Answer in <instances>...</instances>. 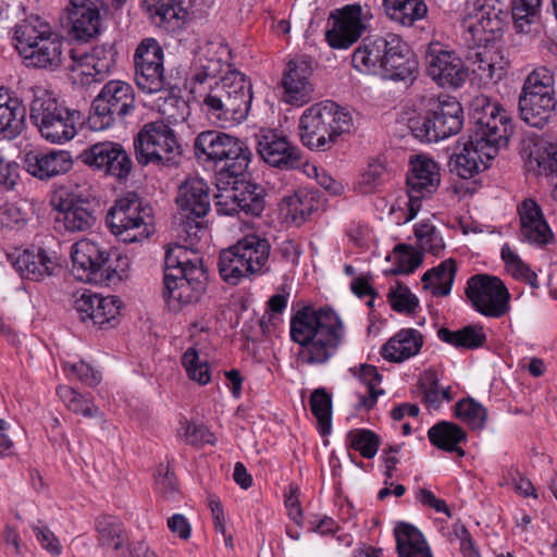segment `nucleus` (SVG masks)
Segmentation results:
<instances>
[{
    "label": "nucleus",
    "mask_w": 557,
    "mask_h": 557,
    "mask_svg": "<svg viewBox=\"0 0 557 557\" xmlns=\"http://www.w3.org/2000/svg\"><path fill=\"white\" fill-rule=\"evenodd\" d=\"M289 335L299 345L297 357L302 363L323 364L337 352L345 331L332 308L304 306L290 318Z\"/></svg>",
    "instance_id": "1"
},
{
    "label": "nucleus",
    "mask_w": 557,
    "mask_h": 557,
    "mask_svg": "<svg viewBox=\"0 0 557 557\" xmlns=\"http://www.w3.org/2000/svg\"><path fill=\"white\" fill-rule=\"evenodd\" d=\"M351 65L360 72L380 73L394 82L413 81L418 72L414 52L394 33L364 37L351 55Z\"/></svg>",
    "instance_id": "2"
},
{
    "label": "nucleus",
    "mask_w": 557,
    "mask_h": 557,
    "mask_svg": "<svg viewBox=\"0 0 557 557\" xmlns=\"http://www.w3.org/2000/svg\"><path fill=\"white\" fill-rule=\"evenodd\" d=\"M251 100L250 81L239 71H231L210 86L202 101V110L213 124L227 128L246 120Z\"/></svg>",
    "instance_id": "3"
},
{
    "label": "nucleus",
    "mask_w": 557,
    "mask_h": 557,
    "mask_svg": "<svg viewBox=\"0 0 557 557\" xmlns=\"http://www.w3.org/2000/svg\"><path fill=\"white\" fill-rule=\"evenodd\" d=\"M354 129L351 113L332 100H324L307 108L298 124L301 144L313 151H329L341 135Z\"/></svg>",
    "instance_id": "4"
},
{
    "label": "nucleus",
    "mask_w": 557,
    "mask_h": 557,
    "mask_svg": "<svg viewBox=\"0 0 557 557\" xmlns=\"http://www.w3.org/2000/svg\"><path fill=\"white\" fill-rule=\"evenodd\" d=\"M72 273L82 282L106 285L116 284L127 277L131 259L119 250L107 249L90 239L72 246Z\"/></svg>",
    "instance_id": "5"
},
{
    "label": "nucleus",
    "mask_w": 557,
    "mask_h": 557,
    "mask_svg": "<svg viewBox=\"0 0 557 557\" xmlns=\"http://www.w3.org/2000/svg\"><path fill=\"white\" fill-rule=\"evenodd\" d=\"M15 48L27 66L54 70L63 62L64 46L70 44L55 34L50 24L32 15L14 28Z\"/></svg>",
    "instance_id": "6"
},
{
    "label": "nucleus",
    "mask_w": 557,
    "mask_h": 557,
    "mask_svg": "<svg viewBox=\"0 0 557 557\" xmlns=\"http://www.w3.org/2000/svg\"><path fill=\"white\" fill-rule=\"evenodd\" d=\"M29 121L40 136L51 144H64L75 137L81 112L70 108L64 100L41 89L29 103Z\"/></svg>",
    "instance_id": "7"
},
{
    "label": "nucleus",
    "mask_w": 557,
    "mask_h": 557,
    "mask_svg": "<svg viewBox=\"0 0 557 557\" xmlns=\"http://www.w3.org/2000/svg\"><path fill=\"white\" fill-rule=\"evenodd\" d=\"M461 103L454 97L431 98L423 109L409 119L412 135L421 143H437L457 135L463 126Z\"/></svg>",
    "instance_id": "8"
},
{
    "label": "nucleus",
    "mask_w": 557,
    "mask_h": 557,
    "mask_svg": "<svg viewBox=\"0 0 557 557\" xmlns=\"http://www.w3.org/2000/svg\"><path fill=\"white\" fill-rule=\"evenodd\" d=\"M469 137L482 143L488 151L507 148L513 134V123L507 110L485 95L474 97L470 104Z\"/></svg>",
    "instance_id": "9"
},
{
    "label": "nucleus",
    "mask_w": 557,
    "mask_h": 557,
    "mask_svg": "<svg viewBox=\"0 0 557 557\" xmlns=\"http://www.w3.org/2000/svg\"><path fill=\"white\" fill-rule=\"evenodd\" d=\"M152 208L135 191H128L115 200L106 223L119 240L125 244L148 238L153 230Z\"/></svg>",
    "instance_id": "10"
},
{
    "label": "nucleus",
    "mask_w": 557,
    "mask_h": 557,
    "mask_svg": "<svg viewBox=\"0 0 557 557\" xmlns=\"http://www.w3.org/2000/svg\"><path fill=\"white\" fill-rule=\"evenodd\" d=\"M136 110L134 87L124 81L107 82L91 102L87 124L92 131H103L123 123Z\"/></svg>",
    "instance_id": "11"
},
{
    "label": "nucleus",
    "mask_w": 557,
    "mask_h": 557,
    "mask_svg": "<svg viewBox=\"0 0 557 557\" xmlns=\"http://www.w3.org/2000/svg\"><path fill=\"white\" fill-rule=\"evenodd\" d=\"M134 149L141 165H177L182 153L174 129L162 120L144 124L134 137Z\"/></svg>",
    "instance_id": "12"
},
{
    "label": "nucleus",
    "mask_w": 557,
    "mask_h": 557,
    "mask_svg": "<svg viewBox=\"0 0 557 557\" xmlns=\"http://www.w3.org/2000/svg\"><path fill=\"white\" fill-rule=\"evenodd\" d=\"M218 185L215 210L219 215L259 218L265 209L267 190L246 176L226 181Z\"/></svg>",
    "instance_id": "13"
},
{
    "label": "nucleus",
    "mask_w": 557,
    "mask_h": 557,
    "mask_svg": "<svg viewBox=\"0 0 557 557\" xmlns=\"http://www.w3.org/2000/svg\"><path fill=\"white\" fill-rule=\"evenodd\" d=\"M465 294L472 308L486 318L499 319L510 310V294L497 276L488 274L470 276Z\"/></svg>",
    "instance_id": "14"
},
{
    "label": "nucleus",
    "mask_w": 557,
    "mask_h": 557,
    "mask_svg": "<svg viewBox=\"0 0 557 557\" xmlns=\"http://www.w3.org/2000/svg\"><path fill=\"white\" fill-rule=\"evenodd\" d=\"M508 12L496 0H473L467 4L463 25L471 35L473 45L484 47L503 34Z\"/></svg>",
    "instance_id": "15"
},
{
    "label": "nucleus",
    "mask_w": 557,
    "mask_h": 557,
    "mask_svg": "<svg viewBox=\"0 0 557 557\" xmlns=\"http://www.w3.org/2000/svg\"><path fill=\"white\" fill-rule=\"evenodd\" d=\"M424 60L428 76L442 88L457 89L469 76V70L461 57L438 41L428 45Z\"/></svg>",
    "instance_id": "16"
},
{
    "label": "nucleus",
    "mask_w": 557,
    "mask_h": 557,
    "mask_svg": "<svg viewBox=\"0 0 557 557\" xmlns=\"http://www.w3.org/2000/svg\"><path fill=\"white\" fill-rule=\"evenodd\" d=\"M76 159L94 172L117 181L126 180L133 169L131 156L120 143L115 141L92 144L86 147Z\"/></svg>",
    "instance_id": "17"
},
{
    "label": "nucleus",
    "mask_w": 557,
    "mask_h": 557,
    "mask_svg": "<svg viewBox=\"0 0 557 557\" xmlns=\"http://www.w3.org/2000/svg\"><path fill=\"white\" fill-rule=\"evenodd\" d=\"M135 82L146 94H156L164 89V51L154 38H145L134 53Z\"/></svg>",
    "instance_id": "18"
},
{
    "label": "nucleus",
    "mask_w": 557,
    "mask_h": 557,
    "mask_svg": "<svg viewBox=\"0 0 557 557\" xmlns=\"http://www.w3.org/2000/svg\"><path fill=\"white\" fill-rule=\"evenodd\" d=\"M406 176L408 211L406 222L413 220L421 209L423 199L430 198L438 188L441 174L438 165L432 159L416 156Z\"/></svg>",
    "instance_id": "19"
},
{
    "label": "nucleus",
    "mask_w": 557,
    "mask_h": 557,
    "mask_svg": "<svg viewBox=\"0 0 557 557\" xmlns=\"http://www.w3.org/2000/svg\"><path fill=\"white\" fill-rule=\"evenodd\" d=\"M260 158L273 168L289 170L300 163V151L288 137L275 128H261L256 134Z\"/></svg>",
    "instance_id": "20"
},
{
    "label": "nucleus",
    "mask_w": 557,
    "mask_h": 557,
    "mask_svg": "<svg viewBox=\"0 0 557 557\" xmlns=\"http://www.w3.org/2000/svg\"><path fill=\"white\" fill-rule=\"evenodd\" d=\"M97 208L95 198L82 193H69L65 198H60L57 222H62L71 233L88 231L96 224Z\"/></svg>",
    "instance_id": "21"
},
{
    "label": "nucleus",
    "mask_w": 557,
    "mask_h": 557,
    "mask_svg": "<svg viewBox=\"0 0 557 557\" xmlns=\"http://www.w3.org/2000/svg\"><path fill=\"white\" fill-rule=\"evenodd\" d=\"M208 281V270L195 267L187 274H168L163 277V297L176 301L180 308L196 304L206 293Z\"/></svg>",
    "instance_id": "22"
},
{
    "label": "nucleus",
    "mask_w": 557,
    "mask_h": 557,
    "mask_svg": "<svg viewBox=\"0 0 557 557\" xmlns=\"http://www.w3.org/2000/svg\"><path fill=\"white\" fill-rule=\"evenodd\" d=\"M361 14L359 4H348L331 13L333 25L325 30V40L331 48L348 49L357 42L366 28Z\"/></svg>",
    "instance_id": "23"
},
{
    "label": "nucleus",
    "mask_w": 557,
    "mask_h": 557,
    "mask_svg": "<svg viewBox=\"0 0 557 557\" xmlns=\"http://www.w3.org/2000/svg\"><path fill=\"white\" fill-rule=\"evenodd\" d=\"M24 169L32 176L47 181L67 173L73 168V158L67 150H30L23 158Z\"/></svg>",
    "instance_id": "24"
},
{
    "label": "nucleus",
    "mask_w": 557,
    "mask_h": 557,
    "mask_svg": "<svg viewBox=\"0 0 557 557\" xmlns=\"http://www.w3.org/2000/svg\"><path fill=\"white\" fill-rule=\"evenodd\" d=\"M312 75L311 61L308 58L290 60L282 77V86L286 101L302 106L312 98L313 86L310 82Z\"/></svg>",
    "instance_id": "25"
},
{
    "label": "nucleus",
    "mask_w": 557,
    "mask_h": 557,
    "mask_svg": "<svg viewBox=\"0 0 557 557\" xmlns=\"http://www.w3.org/2000/svg\"><path fill=\"white\" fill-rule=\"evenodd\" d=\"M518 214L523 240L537 247H544L553 240L554 234L535 199H524L518 206Z\"/></svg>",
    "instance_id": "26"
},
{
    "label": "nucleus",
    "mask_w": 557,
    "mask_h": 557,
    "mask_svg": "<svg viewBox=\"0 0 557 557\" xmlns=\"http://www.w3.org/2000/svg\"><path fill=\"white\" fill-rule=\"evenodd\" d=\"M499 151H488L482 143L468 139L459 153H454L449 160L450 172L463 180L472 178L482 170H486Z\"/></svg>",
    "instance_id": "27"
},
{
    "label": "nucleus",
    "mask_w": 557,
    "mask_h": 557,
    "mask_svg": "<svg viewBox=\"0 0 557 557\" xmlns=\"http://www.w3.org/2000/svg\"><path fill=\"white\" fill-rule=\"evenodd\" d=\"M12 265L24 280L39 282L46 276H51L58 267L54 256L39 246L24 249L12 260Z\"/></svg>",
    "instance_id": "28"
},
{
    "label": "nucleus",
    "mask_w": 557,
    "mask_h": 557,
    "mask_svg": "<svg viewBox=\"0 0 557 557\" xmlns=\"http://www.w3.org/2000/svg\"><path fill=\"white\" fill-rule=\"evenodd\" d=\"M72 8L69 10V21L71 23V34L82 42H88L101 30V15L99 9L90 1L81 4L71 1Z\"/></svg>",
    "instance_id": "29"
},
{
    "label": "nucleus",
    "mask_w": 557,
    "mask_h": 557,
    "mask_svg": "<svg viewBox=\"0 0 557 557\" xmlns=\"http://www.w3.org/2000/svg\"><path fill=\"white\" fill-rule=\"evenodd\" d=\"M67 53L72 61L66 67L75 71L76 66L91 67L97 75L108 74L115 66L117 51L113 45L96 46L88 51L85 48H69Z\"/></svg>",
    "instance_id": "30"
},
{
    "label": "nucleus",
    "mask_w": 557,
    "mask_h": 557,
    "mask_svg": "<svg viewBox=\"0 0 557 557\" xmlns=\"http://www.w3.org/2000/svg\"><path fill=\"white\" fill-rule=\"evenodd\" d=\"M98 546L103 549H112L121 557H126L128 546L127 531L124 523L114 516L100 515L95 520Z\"/></svg>",
    "instance_id": "31"
},
{
    "label": "nucleus",
    "mask_w": 557,
    "mask_h": 557,
    "mask_svg": "<svg viewBox=\"0 0 557 557\" xmlns=\"http://www.w3.org/2000/svg\"><path fill=\"white\" fill-rule=\"evenodd\" d=\"M209 186L199 177L188 178L180 186L176 203L184 214L203 218L210 210Z\"/></svg>",
    "instance_id": "32"
},
{
    "label": "nucleus",
    "mask_w": 557,
    "mask_h": 557,
    "mask_svg": "<svg viewBox=\"0 0 557 557\" xmlns=\"http://www.w3.org/2000/svg\"><path fill=\"white\" fill-rule=\"evenodd\" d=\"M423 336L418 330L403 329L391 337L382 347L381 356L389 362H403L419 354Z\"/></svg>",
    "instance_id": "33"
},
{
    "label": "nucleus",
    "mask_w": 557,
    "mask_h": 557,
    "mask_svg": "<svg viewBox=\"0 0 557 557\" xmlns=\"http://www.w3.org/2000/svg\"><path fill=\"white\" fill-rule=\"evenodd\" d=\"M144 5L151 22L168 33L180 30L187 15V11L178 0H145Z\"/></svg>",
    "instance_id": "34"
},
{
    "label": "nucleus",
    "mask_w": 557,
    "mask_h": 557,
    "mask_svg": "<svg viewBox=\"0 0 557 557\" xmlns=\"http://www.w3.org/2000/svg\"><path fill=\"white\" fill-rule=\"evenodd\" d=\"M236 137L219 131H205L197 135L194 143L195 154L198 159L222 162L226 151L235 149Z\"/></svg>",
    "instance_id": "35"
},
{
    "label": "nucleus",
    "mask_w": 557,
    "mask_h": 557,
    "mask_svg": "<svg viewBox=\"0 0 557 557\" xmlns=\"http://www.w3.org/2000/svg\"><path fill=\"white\" fill-rule=\"evenodd\" d=\"M218 269L221 278L233 286H237L244 278L256 276L251 263L236 244L220 251Z\"/></svg>",
    "instance_id": "36"
},
{
    "label": "nucleus",
    "mask_w": 557,
    "mask_h": 557,
    "mask_svg": "<svg viewBox=\"0 0 557 557\" xmlns=\"http://www.w3.org/2000/svg\"><path fill=\"white\" fill-rule=\"evenodd\" d=\"M247 261L252 265V272L256 276H261L271 272L270 257L272 246L269 239L257 233H250L236 243Z\"/></svg>",
    "instance_id": "37"
},
{
    "label": "nucleus",
    "mask_w": 557,
    "mask_h": 557,
    "mask_svg": "<svg viewBox=\"0 0 557 557\" xmlns=\"http://www.w3.org/2000/svg\"><path fill=\"white\" fill-rule=\"evenodd\" d=\"M398 557H433L422 532L408 522H398L394 529Z\"/></svg>",
    "instance_id": "38"
},
{
    "label": "nucleus",
    "mask_w": 557,
    "mask_h": 557,
    "mask_svg": "<svg viewBox=\"0 0 557 557\" xmlns=\"http://www.w3.org/2000/svg\"><path fill=\"white\" fill-rule=\"evenodd\" d=\"M557 100L545 94L537 96H519V111L521 119L532 127L543 128L555 110Z\"/></svg>",
    "instance_id": "39"
},
{
    "label": "nucleus",
    "mask_w": 557,
    "mask_h": 557,
    "mask_svg": "<svg viewBox=\"0 0 557 557\" xmlns=\"http://www.w3.org/2000/svg\"><path fill=\"white\" fill-rule=\"evenodd\" d=\"M428 438L433 446L441 450L456 453L459 457L466 455L460 444L467 442V433L454 422L440 421L435 423L429 429Z\"/></svg>",
    "instance_id": "40"
},
{
    "label": "nucleus",
    "mask_w": 557,
    "mask_h": 557,
    "mask_svg": "<svg viewBox=\"0 0 557 557\" xmlns=\"http://www.w3.org/2000/svg\"><path fill=\"white\" fill-rule=\"evenodd\" d=\"M525 166L535 175H545L549 178L553 186L552 195L557 198V144H547L531 150Z\"/></svg>",
    "instance_id": "41"
},
{
    "label": "nucleus",
    "mask_w": 557,
    "mask_h": 557,
    "mask_svg": "<svg viewBox=\"0 0 557 557\" xmlns=\"http://www.w3.org/2000/svg\"><path fill=\"white\" fill-rule=\"evenodd\" d=\"M251 160L252 151L248 144L236 137L235 149L232 148V152L226 151V157L222 160L224 164L219 172V184L246 176Z\"/></svg>",
    "instance_id": "42"
},
{
    "label": "nucleus",
    "mask_w": 557,
    "mask_h": 557,
    "mask_svg": "<svg viewBox=\"0 0 557 557\" xmlns=\"http://www.w3.org/2000/svg\"><path fill=\"white\" fill-rule=\"evenodd\" d=\"M27 110L18 98L8 99L5 106L0 104V137L15 139L26 126Z\"/></svg>",
    "instance_id": "43"
},
{
    "label": "nucleus",
    "mask_w": 557,
    "mask_h": 557,
    "mask_svg": "<svg viewBox=\"0 0 557 557\" xmlns=\"http://www.w3.org/2000/svg\"><path fill=\"white\" fill-rule=\"evenodd\" d=\"M437 336L442 342L458 349H478L483 347L487 341L483 326L479 324H470L457 331L441 327L437 331Z\"/></svg>",
    "instance_id": "44"
},
{
    "label": "nucleus",
    "mask_w": 557,
    "mask_h": 557,
    "mask_svg": "<svg viewBox=\"0 0 557 557\" xmlns=\"http://www.w3.org/2000/svg\"><path fill=\"white\" fill-rule=\"evenodd\" d=\"M319 199L320 191L318 189L299 188L294 195L284 198L287 215L297 224L306 222L318 209Z\"/></svg>",
    "instance_id": "45"
},
{
    "label": "nucleus",
    "mask_w": 557,
    "mask_h": 557,
    "mask_svg": "<svg viewBox=\"0 0 557 557\" xmlns=\"http://www.w3.org/2000/svg\"><path fill=\"white\" fill-rule=\"evenodd\" d=\"M386 15L403 26H412L428 13L424 0H383Z\"/></svg>",
    "instance_id": "46"
},
{
    "label": "nucleus",
    "mask_w": 557,
    "mask_h": 557,
    "mask_svg": "<svg viewBox=\"0 0 557 557\" xmlns=\"http://www.w3.org/2000/svg\"><path fill=\"white\" fill-rule=\"evenodd\" d=\"M542 0H512L511 17L518 33L539 32Z\"/></svg>",
    "instance_id": "47"
},
{
    "label": "nucleus",
    "mask_w": 557,
    "mask_h": 557,
    "mask_svg": "<svg viewBox=\"0 0 557 557\" xmlns=\"http://www.w3.org/2000/svg\"><path fill=\"white\" fill-rule=\"evenodd\" d=\"M33 214V205L26 199L5 202L0 206V226L9 230H22Z\"/></svg>",
    "instance_id": "48"
},
{
    "label": "nucleus",
    "mask_w": 557,
    "mask_h": 557,
    "mask_svg": "<svg viewBox=\"0 0 557 557\" xmlns=\"http://www.w3.org/2000/svg\"><path fill=\"white\" fill-rule=\"evenodd\" d=\"M311 413L318 421L322 436L330 434L332 429V397L325 388L314 389L309 398Z\"/></svg>",
    "instance_id": "49"
},
{
    "label": "nucleus",
    "mask_w": 557,
    "mask_h": 557,
    "mask_svg": "<svg viewBox=\"0 0 557 557\" xmlns=\"http://www.w3.org/2000/svg\"><path fill=\"white\" fill-rule=\"evenodd\" d=\"M454 414L472 430L484 429L487 420L486 408L472 397L459 399L455 405Z\"/></svg>",
    "instance_id": "50"
},
{
    "label": "nucleus",
    "mask_w": 557,
    "mask_h": 557,
    "mask_svg": "<svg viewBox=\"0 0 557 557\" xmlns=\"http://www.w3.org/2000/svg\"><path fill=\"white\" fill-rule=\"evenodd\" d=\"M380 444V436L368 429H354L346 435L347 448L358 451L366 459L374 458Z\"/></svg>",
    "instance_id": "51"
},
{
    "label": "nucleus",
    "mask_w": 557,
    "mask_h": 557,
    "mask_svg": "<svg viewBox=\"0 0 557 557\" xmlns=\"http://www.w3.org/2000/svg\"><path fill=\"white\" fill-rule=\"evenodd\" d=\"M121 308L122 301L117 296L102 297L98 295L92 324L100 329L114 327L119 323Z\"/></svg>",
    "instance_id": "52"
},
{
    "label": "nucleus",
    "mask_w": 557,
    "mask_h": 557,
    "mask_svg": "<svg viewBox=\"0 0 557 557\" xmlns=\"http://www.w3.org/2000/svg\"><path fill=\"white\" fill-rule=\"evenodd\" d=\"M414 236L421 246V251L440 256L445 249V242L440 231L430 221H421L413 227Z\"/></svg>",
    "instance_id": "53"
},
{
    "label": "nucleus",
    "mask_w": 557,
    "mask_h": 557,
    "mask_svg": "<svg viewBox=\"0 0 557 557\" xmlns=\"http://www.w3.org/2000/svg\"><path fill=\"white\" fill-rule=\"evenodd\" d=\"M542 94L555 97L554 75L546 67L535 69L527 76L520 96L539 97Z\"/></svg>",
    "instance_id": "54"
},
{
    "label": "nucleus",
    "mask_w": 557,
    "mask_h": 557,
    "mask_svg": "<svg viewBox=\"0 0 557 557\" xmlns=\"http://www.w3.org/2000/svg\"><path fill=\"white\" fill-rule=\"evenodd\" d=\"M182 364L189 380L207 385L211 380L209 363L201 361L196 348L189 347L182 356Z\"/></svg>",
    "instance_id": "55"
},
{
    "label": "nucleus",
    "mask_w": 557,
    "mask_h": 557,
    "mask_svg": "<svg viewBox=\"0 0 557 557\" xmlns=\"http://www.w3.org/2000/svg\"><path fill=\"white\" fill-rule=\"evenodd\" d=\"M387 300L392 309L398 313L411 314L419 307L418 297L400 281L396 282V288H391Z\"/></svg>",
    "instance_id": "56"
},
{
    "label": "nucleus",
    "mask_w": 557,
    "mask_h": 557,
    "mask_svg": "<svg viewBox=\"0 0 557 557\" xmlns=\"http://www.w3.org/2000/svg\"><path fill=\"white\" fill-rule=\"evenodd\" d=\"M437 275L435 280L440 283L433 285L432 295L435 297L448 296L451 292L454 281L457 274V262L454 258H448L434 267Z\"/></svg>",
    "instance_id": "57"
},
{
    "label": "nucleus",
    "mask_w": 557,
    "mask_h": 557,
    "mask_svg": "<svg viewBox=\"0 0 557 557\" xmlns=\"http://www.w3.org/2000/svg\"><path fill=\"white\" fill-rule=\"evenodd\" d=\"M418 388L422 393V403L429 410L441 408V386L435 372L426 371L418 381Z\"/></svg>",
    "instance_id": "58"
},
{
    "label": "nucleus",
    "mask_w": 557,
    "mask_h": 557,
    "mask_svg": "<svg viewBox=\"0 0 557 557\" xmlns=\"http://www.w3.org/2000/svg\"><path fill=\"white\" fill-rule=\"evenodd\" d=\"M222 71V64L218 59H199L193 67L190 83L202 85L209 79H215Z\"/></svg>",
    "instance_id": "59"
},
{
    "label": "nucleus",
    "mask_w": 557,
    "mask_h": 557,
    "mask_svg": "<svg viewBox=\"0 0 557 557\" xmlns=\"http://www.w3.org/2000/svg\"><path fill=\"white\" fill-rule=\"evenodd\" d=\"M164 98H159V111L162 115L174 121L184 120L188 106L182 94L168 92Z\"/></svg>",
    "instance_id": "60"
},
{
    "label": "nucleus",
    "mask_w": 557,
    "mask_h": 557,
    "mask_svg": "<svg viewBox=\"0 0 557 557\" xmlns=\"http://www.w3.org/2000/svg\"><path fill=\"white\" fill-rule=\"evenodd\" d=\"M184 438L188 445L191 446H203L215 445V435L203 424H197L194 422L185 421L184 426Z\"/></svg>",
    "instance_id": "61"
},
{
    "label": "nucleus",
    "mask_w": 557,
    "mask_h": 557,
    "mask_svg": "<svg viewBox=\"0 0 557 557\" xmlns=\"http://www.w3.org/2000/svg\"><path fill=\"white\" fill-rule=\"evenodd\" d=\"M63 369L64 371L69 370L71 375L91 387L97 386L102 379L99 371L95 370L89 363L83 360L75 363L66 362L63 364Z\"/></svg>",
    "instance_id": "62"
},
{
    "label": "nucleus",
    "mask_w": 557,
    "mask_h": 557,
    "mask_svg": "<svg viewBox=\"0 0 557 557\" xmlns=\"http://www.w3.org/2000/svg\"><path fill=\"white\" fill-rule=\"evenodd\" d=\"M302 253L300 245L294 239L287 238L283 240L273 252V261L278 259L281 262L296 267Z\"/></svg>",
    "instance_id": "63"
},
{
    "label": "nucleus",
    "mask_w": 557,
    "mask_h": 557,
    "mask_svg": "<svg viewBox=\"0 0 557 557\" xmlns=\"http://www.w3.org/2000/svg\"><path fill=\"white\" fill-rule=\"evenodd\" d=\"M157 488L164 495H172L177 492V480L174 470L168 465H159L154 473Z\"/></svg>",
    "instance_id": "64"
}]
</instances>
